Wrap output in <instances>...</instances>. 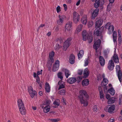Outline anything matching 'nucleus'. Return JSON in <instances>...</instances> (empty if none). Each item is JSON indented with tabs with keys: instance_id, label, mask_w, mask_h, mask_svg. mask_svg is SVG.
<instances>
[{
	"instance_id": "49530a36",
	"label": "nucleus",
	"mask_w": 122,
	"mask_h": 122,
	"mask_svg": "<svg viewBox=\"0 0 122 122\" xmlns=\"http://www.w3.org/2000/svg\"><path fill=\"white\" fill-rule=\"evenodd\" d=\"M49 120L53 122H57L59 121L58 119H49Z\"/></svg>"
},
{
	"instance_id": "20e7f679",
	"label": "nucleus",
	"mask_w": 122,
	"mask_h": 122,
	"mask_svg": "<svg viewBox=\"0 0 122 122\" xmlns=\"http://www.w3.org/2000/svg\"><path fill=\"white\" fill-rule=\"evenodd\" d=\"M72 23L71 22H67L65 26V30L64 32L65 33H66V32H70L72 30Z\"/></svg>"
},
{
	"instance_id": "6e6d98bb",
	"label": "nucleus",
	"mask_w": 122,
	"mask_h": 122,
	"mask_svg": "<svg viewBox=\"0 0 122 122\" xmlns=\"http://www.w3.org/2000/svg\"><path fill=\"white\" fill-rule=\"evenodd\" d=\"M59 27L58 26H57L56 27V28L55 29V32H57L59 30Z\"/></svg>"
},
{
	"instance_id": "ddd939ff",
	"label": "nucleus",
	"mask_w": 122,
	"mask_h": 122,
	"mask_svg": "<svg viewBox=\"0 0 122 122\" xmlns=\"http://www.w3.org/2000/svg\"><path fill=\"white\" fill-rule=\"evenodd\" d=\"M107 111L110 113H113V111L115 109V106L114 105L112 104L107 106Z\"/></svg>"
},
{
	"instance_id": "338daca9",
	"label": "nucleus",
	"mask_w": 122,
	"mask_h": 122,
	"mask_svg": "<svg viewBox=\"0 0 122 122\" xmlns=\"http://www.w3.org/2000/svg\"><path fill=\"white\" fill-rule=\"evenodd\" d=\"M119 120H122V115L119 117Z\"/></svg>"
},
{
	"instance_id": "f257e3e1",
	"label": "nucleus",
	"mask_w": 122,
	"mask_h": 122,
	"mask_svg": "<svg viewBox=\"0 0 122 122\" xmlns=\"http://www.w3.org/2000/svg\"><path fill=\"white\" fill-rule=\"evenodd\" d=\"M79 95L78 96V99L80 100L81 103L83 104L84 106H86L88 105V101L89 96L86 91L84 90H81L79 92Z\"/></svg>"
},
{
	"instance_id": "f8f14e48",
	"label": "nucleus",
	"mask_w": 122,
	"mask_h": 122,
	"mask_svg": "<svg viewBox=\"0 0 122 122\" xmlns=\"http://www.w3.org/2000/svg\"><path fill=\"white\" fill-rule=\"evenodd\" d=\"M59 61L58 60H57L56 61L53 65L52 69L53 71L55 72L58 70L59 66Z\"/></svg>"
},
{
	"instance_id": "864d4df0",
	"label": "nucleus",
	"mask_w": 122,
	"mask_h": 122,
	"mask_svg": "<svg viewBox=\"0 0 122 122\" xmlns=\"http://www.w3.org/2000/svg\"><path fill=\"white\" fill-rule=\"evenodd\" d=\"M110 95H106V98L107 99H108V100L109 99L111 98H110Z\"/></svg>"
},
{
	"instance_id": "5fc2aeb1",
	"label": "nucleus",
	"mask_w": 122,
	"mask_h": 122,
	"mask_svg": "<svg viewBox=\"0 0 122 122\" xmlns=\"http://www.w3.org/2000/svg\"><path fill=\"white\" fill-rule=\"evenodd\" d=\"M118 42L120 44L122 42L121 37H119L118 38Z\"/></svg>"
},
{
	"instance_id": "4d7b16f0",
	"label": "nucleus",
	"mask_w": 122,
	"mask_h": 122,
	"mask_svg": "<svg viewBox=\"0 0 122 122\" xmlns=\"http://www.w3.org/2000/svg\"><path fill=\"white\" fill-rule=\"evenodd\" d=\"M81 2L80 0H79L76 3V6H78L80 4Z\"/></svg>"
},
{
	"instance_id": "603ef678",
	"label": "nucleus",
	"mask_w": 122,
	"mask_h": 122,
	"mask_svg": "<svg viewBox=\"0 0 122 122\" xmlns=\"http://www.w3.org/2000/svg\"><path fill=\"white\" fill-rule=\"evenodd\" d=\"M93 111L94 112H96L97 110V106L95 105L93 107Z\"/></svg>"
},
{
	"instance_id": "b1692460",
	"label": "nucleus",
	"mask_w": 122,
	"mask_h": 122,
	"mask_svg": "<svg viewBox=\"0 0 122 122\" xmlns=\"http://www.w3.org/2000/svg\"><path fill=\"white\" fill-rule=\"evenodd\" d=\"M108 82V81L106 78H104L101 83L102 86H104L107 84Z\"/></svg>"
},
{
	"instance_id": "a211bd4d",
	"label": "nucleus",
	"mask_w": 122,
	"mask_h": 122,
	"mask_svg": "<svg viewBox=\"0 0 122 122\" xmlns=\"http://www.w3.org/2000/svg\"><path fill=\"white\" fill-rule=\"evenodd\" d=\"M75 56H74L71 54L69 57V61L70 63L71 64H73L75 62Z\"/></svg>"
},
{
	"instance_id": "13d9d810",
	"label": "nucleus",
	"mask_w": 122,
	"mask_h": 122,
	"mask_svg": "<svg viewBox=\"0 0 122 122\" xmlns=\"http://www.w3.org/2000/svg\"><path fill=\"white\" fill-rule=\"evenodd\" d=\"M114 0H109V3H111L112 4L114 2Z\"/></svg>"
},
{
	"instance_id": "393cba45",
	"label": "nucleus",
	"mask_w": 122,
	"mask_h": 122,
	"mask_svg": "<svg viewBox=\"0 0 122 122\" xmlns=\"http://www.w3.org/2000/svg\"><path fill=\"white\" fill-rule=\"evenodd\" d=\"M83 27V25L82 24H80L78 25L75 31V32L78 34L82 30V28Z\"/></svg>"
},
{
	"instance_id": "a878e982",
	"label": "nucleus",
	"mask_w": 122,
	"mask_h": 122,
	"mask_svg": "<svg viewBox=\"0 0 122 122\" xmlns=\"http://www.w3.org/2000/svg\"><path fill=\"white\" fill-rule=\"evenodd\" d=\"M89 74V72L87 68H86L84 70L83 75L85 78H86L87 77Z\"/></svg>"
},
{
	"instance_id": "c9c22d12",
	"label": "nucleus",
	"mask_w": 122,
	"mask_h": 122,
	"mask_svg": "<svg viewBox=\"0 0 122 122\" xmlns=\"http://www.w3.org/2000/svg\"><path fill=\"white\" fill-rule=\"evenodd\" d=\"M94 35H96L97 36H99L101 35V32L98 30L96 29L94 31Z\"/></svg>"
},
{
	"instance_id": "0eeeda50",
	"label": "nucleus",
	"mask_w": 122,
	"mask_h": 122,
	"mask_svg": "<svg viewBox=\"0 0 122 122\" xmlns=\"http://www.w3.org/2000/svg\"><path fill=\"white\" fill-rule=\"evenodd\" d=\"M80 16L79 14L76 11L73 12V20L75 24H77L79 22L80 19Z\"/></svg>"
},
{
	"instance_id": "e2e57ef3",
	"label": "nucleus",
	"mask_w": 122,
	"mask_h": 122,
	"mask_svg": "<svg viewBox=\"0 0 122 122\" xmlns=\"http://www.w3.org/2000/svg\"><path fill=\"white\" fill-rule=\"evenodd\" d=\"M37 76L39 75L40 74H41V72L39 71H38L37 72Z\"/></svg>"
},
{
	"instance_id": "c85d7f7f",
	"label": "nucleus",
	"mask_w": 122,
	"mask_h": 122,
	"mask_svg": "<svg viewBox=\"0 0 122 122\" xmlns=\"http://www.w3.org/2000/svg\"><path fill=\"white\" fill-rule=\"evenodd\" d=\"M46 91L47 92H49L50 91L51 87L48 83L46 82L45 84Z\"/></svg>"
},
{
	"instance_id": "412c9836",
	"label": "nucleus",
	"mask_w": 122,
	"mask_h": 122,
	"mask_svg": "<svg viewBox=\"0 0 122 122\" xmlns=\"http://www.w3.org/2000/svg\"><path fill=\"white\" fill-rule=\"evenodd\" d=\"M99 60L100 63L102 66H103L105 63V61L103 58L100 56L99 57Z\"/></svg>"
},
{
	"instance_id": "f3484780",
	"label": "nucleus",
	"mask_w": 122,
	"mask_h": 122,
	"mask_svg": "<svg viewBox=\"0 0 122 122\" xmlns=\"http://www.w3.org/2000/svg\"><path fill=\"white\" fill-rule=\"evenodd\" d=\"M87 21V16L86 15H84L82 16L81 20V22L83 25H86Z\"/></svg>"
},
{
	"instance_id": "bb28decb",
	"label": "nucleus",
	"mask_w": 122,
	"mask_h": 122,
	"mask_svg": "<svg viewBox=\"0 0 122 122\" xmlns=\"http://www.w3.org/2000/svg\"><path fill=\"white\" fill-rule=\"evenodd\" d=\"M89 80L87 79H84L82 81V84L83 86H87L89 84Z\"/></svg>"
},
{
	"instance_id": "f03ea898",
	"label": "nucleus",
	"mask_w": 122,
	"mask_h": 122,
	"mask_svg": "<svg viewBox=\"0 0 122 122\" xmlns=\"http://www.w3.org/2000/svg\"><path fill=\"white\" fill-rule=\"evenodd\" d=\"M82 35L83 37V41H85L88 40L89 43H90L92 42L93 38L92 36L90 34V35H89L86 30H84L82 32Z\"/></svg>"
},
{
	"instance_id": "4c0bfd02",
	"label": "nucleus",
	"mask_w": 122,
	"mask_h": 122,
	"mask_svg": "<svg viewBox=\"0 0 122 122\" xmlns=\"http://www.w3.org/2000/svg\"><path fill=\"white\" fill-rule=\"evenodd\" d=\"M60 101L58 99H56L53 102V104L55 106H58L60 104Z\"/></svg>"
},
{
	"instance_id": "6e6552de",
	"label": "nucleus",
	"mask_w": 122,
	"mask_h": 122,
	"mask_svg": "<svg viewBox=\"0 0 122 122\" xmlns=\"http://www.w3.org/2000/svg\"><path fill=\"white\" fill-rule=\"evenodd\" d=\"M65 16L64 15H58L59 19L57 20L56 23L59 25H62L64 23Z\"/></svg>"
},
{
	"instance_id": "58836bf2",
	"label": "nucleus",
	"mask_w": 122,
	"mask_h": 122,
	"mask_svg": "<svg viewBox=\"0 0 122 122\" xmlns=\"http://www.w3.org/2000/svg\"><path fill=\"white\" fill-rule=\"evenodd\" d=\"M112 5V4L111 3H109L108 4L107 6V11L109 12L110 11Z\"/></svg>"
},
{
	"instance_id": "a18cd8bd",
	"label": "nucleus",
	"mask_w": 122,
	"mask_h": 122,
	"mask_svg": "<svg viewBox=\"0 0 122 122\" xmlns=\"http://www.w3.org/2000/svg\"><path fill=\"white\" fill-rule=\"evenodd\" d=\"M97 78L98 81L102 79V76L100 74H98L97 76Z\"/></svg>"
},
{
	"instance_id": "de8ad7c7",
	"label": "nucleus",
	"mask_w": 122,
	"mask_h": 122,
	"mask_svg": "<svg viewBox=\"0 0 122 122\" xmlns=\"http://www.w3.org/2000/svg\"><path fill=\"white\" fill-rule=\"evenodd\" d=\"M40 77L38 76H37L36 77V81L39 84L40 83Z\"/></svg>"
},
{
	"instance_id": "9d476101",
	"label": "nucleus",
	"mask_w": 122,
	"mask_h": 122,
	"mask_svg": "<svg viewBox=\"0 0 122 122\" xmlns=\"http://www.w3.org/2000/svg\"><path fill=\"white\" fill-rule=\"evenodd\" d=\"M104 3V0H96L94 5L95 8H97L100 5L103 4Z\"/></svg>"
},
{
	"instance_id": "72a5a7b5",
	"label": "nucleus",
	"mask_w": 122,
	"mask_h": 122,
	"mask_svg": "<svg viewBox=\"0 0 122 122\" xmlns=\"http://www.w3.org/2000/svg\"><path fill=\"white\" fill-rule=\"evenodd\" d=\"M113 42L114 43H115L116 42V40L117 39V33L115 31H114L113 32Z\"/></svg>"
},
{
	"instance_id": "052dcab7",
	"label": "nucleus",
	"mask_w": 122,
	"mask_h": 122,
	"mask_svg": "<svg viewBox=\"0 0 122 122\" xmlns=\"http://www.w3.org/2000/svg\"><path fill=\"white\" fill-rule=\"evenodd\" d=\"M37 75H36V73L35 72H34L33 73V76L35 78L36 77V76H37Z\"/></svg>"
},
{
	"instance_id": "79ce46f5",
	"label": "nucleus",
	"mask_w": 122,
	"mask_h": 122,
	"mask_svg": "<svg viewBox=\"0 0 122 122\" xmlns=\"http://www.w3.org/2000/svg\"><path fill=\"white\" fill-rule=\"evenodd\" d=\"M93 25V22L92 21H89L88 24V25L89 27H91Z\"/></svg>"
},
{
	"instance_id": "e433bc0d",
	"label": "nucleus",
	"mask_w": 122,
	"mask_h": 122,
	"mask_svg": "<svg viewBox=\"0 0 122 122\" xmlns=\"http://www.w3.org/2000/svg\"><path fill=\"white\" fill-rule=\"evenodd\" d=\"M65 75L66 78H68L69 76L71 75L69 71L66 69H65L64 70Z\"/></svg>"
},
{
	"instance_id": "bf43d9fd",
	"label": "nucleus",
	"mask_w": 122,
	"mask_h": 122,
	"mask_svg": "<svg viewBox=\"0 0 122 122\" xmlns=\"http://www.w3.org/2000/svg\"><path fill=\"white\" fill-rule=\"evenodd\" d=\"M114 119H110L109 121V122H114Z\"/></svg>"
},
{
	"instance_id": "c756f323",
	"label": "nucleus",
	"mask_w": 122,
	"mask_h": 122,
	"mask_svg": "<svg viewBox=\"0 0 122 122\" xmlns=\"http://www.w3.org/2000/svg\"><path fill=\"white\" fill-rule=\"evenodd\" d=\"M84 52L83 50H81L79 51L78 54V59H81L83 57L84 55Z\"/></svg>"
},
{
	"instance_id": "dca6fc26",
	"label": "nucleus",
	"mask_w": 122,
	"mask_h": 122,
	"mask_svg": "<svg viewBox=\"0 0 122 122\" xmlns=\"http://www.w3.org/2000/svg\"><path fill=\"white\" fill-rule=\"evenodd\" d=\"M103 22V21L100 19L96 21L95 23V27L97 28H98L100 27L102 25Z\"/></svg>"
},
{
	"instance_id": "680f3d73",
	"label": "nucleus",
	"mask_w": 122,
	"mask_h": 122,
	"mask_svg": "<svg viewBox=\"0 0 122 122\" xmlns=\"http://www.w3.org/2000/svg\"><path fill=\"white\" fill-rule=\"evenodd\" d=\"M51 35V33L50 32H48V33L46 35L47 36H50Z\"/></svg>"
},
{
	"instance_id": "774afa93",
	"label": "nucleus",
	"mask_w": 122,
	"mask_h": 122,
	"mask_svg": "<svg viewBox=\"0 0 122 122\" xmlns=\"http://www.w3.org/2000/svg\"><path fill=\"white\" fill-rule=\"evenodd\" d=\"M71 0H68L67 3H70L71 2Z\"/></svg>"
},
{
	"instance_id": "ea45409f",
	"label": "nucleus",
	"mask_w": 122,
	"mask_h": 122,
	"mask_svg": "<svg viewBox=\"0 0 122 122\" xmlns=\"http://www.w3.org/2000/svg\"><path fill=\"white\" fill-rule=\"evenodd\" d=\"M57 76L58 78H60L61 80H62L63 79V77L62 75V73L61 72H58L57 74Z\"/></svg>"
},
{
	"instance_id": "9b49d317",
	"label": "nucleus",
	"mask_w": 122,
	"mask_h": 122,
	"mask_svg": "<svg viewBox=\"0 0 122 122\" xmlns=\"http://www.w3.org/2000/svg\"><path fill=\"white\" fill-rule=\"evenodd\" d=\"M101 43V41L100 39H98L97 41L95 42L93 46V48L96 50L97 52V49L99 47Z\"/></svg>"
},
{
	"instance_id": "37998d69",
	"label": "nucleus",
	"mask_w": 122,
	"mask_h": 122,
	"mask_svg": "<svg viewBox=\"0 0 122 122\" xmlns=\"http://www.w3.org/2000/svg\"><path fill=\"white\" fill-rule=\"evenodd\" d=\"M84 66H87L88 64V61L87 59H86L84 61Z\"/></svg>"
},
{
	"instance_id": "09e8293b",
	"label": "nucleus",
	"mask_w": 122,
	"mask_h": 122,
	"mask_svg": "<svg viewBox=\"0 0 122 122\" xmlns=\"http://www.w3.org/2000/svg\"><path fill=\"white\" fill-rule=\"evenodd\" d=\"M83 72V70H78V74L80 75H81Z\"/></svg>"
},
{
	"instance_id": "a19ab883",
	"label": "nucleus",
	"mask_w": 122,
	"mask_h": 122,
	"mask_svg": "<svg viewBox=\"0 0 122 122\" xmlns=\"http://www.w3.org/2000/svg\"><path fill=\"white\" fill-rule=\"evenodd\" d=\"M66 92V90H61L58 92V93L61 95H64Z\"/></svg>"
},
{
	"instance_id": "5701e85b",
	"label": "nucleus",
	"mask_w": 122,
	"mask_h": 122,
	"mask_svg": "<svg viewBox=\"0 0 122 122\" xmlns=\"http://www.w3.org/2000/svg\"><path fill=\"white\" fill-rule=\"evenodd\" d=\"M98 89L100 92V98L103 101L104 100V95L103 93V91L101 87H99Z\"/></svg>"
},
{
	"instance_id": "aec40b11",
	"label": "nucleus",
	"mask_w": 122,
	"mask_h": 122,
	"mask_svg": "<svg viewBox=\"0 0 122 122\" xmlns=\"http://www.w3.org/2000/svg\"><path fill=\"white\" fill-rule=\"evenodd\" d=\"M17 104L19 108L25 107L24 103L23 102L22 100L20 99H19L17 101Z\"/></svg>"
},
{
	"instance_id": "4468645a",
	"label": "nucleus",
	"mask_w": 122,
	"mask_h": 122,
	"mask_svg": "<svg viewBox=\"0 0 122 122\" xmlns=\"http://www.w3.org/2000/svg\"><path fill=\"white\" fill-rule=\"evenodd\" d=\"M114 63L112 60H110L108 64V68L110 70H112L114 66Z\"/></svg>"
},
{
	"instance_id": "473e14b6",
	"label": "nucleus",
	"mask_w": 122,
	"mask_h": 122,
	"mask_svg": "<svg viewBox=\"0 0 122 122\" xmlns=\"http://www.w3.org/2000/svg\"><path fill=\"white\" fill-rule=\"evenodd\" d=\"M115 98L113 97H112L110 98L107 101V103L108 104H111L114 103L115 101Z\"/></svg>"
},
{
	"instance_id": "2eb2a0df",
	"label": "nucleus",
	"mask_w": 122,
	"mask_h": 122,
	"mask_svg": "<svg viewBox=\"0 0 122 122\" xmlns=\"http://www.w3.org/2000/svg\"><path fill=\"white\" fill-rule=\"evenodd\" d=\"M99 10V9L96 8L92 12L91 18L92 19H94L97 16L98 14Z\"/></svg>"
},
{
	"instance_id": "423d86ee",
	"label": "nucleus",
	"mask_w": 122,
	"mask_h": 122,
	"mask_svg": "<svg viewBox=\"0 0 122 122\" xmlns=\"http://www.w3.org/2000/svg\"><path fill=\"white\" fill-rule=\"evenodd\" d=\"M116 69L118 79L121 82L122 80V72L120 70V66L119 65H117L116 66Z\"/></svg>"
},
{
	"instance_id": "0e129e2a",
	"label": "nucleus",
	"mask_w": 122,
	"mask_h": 122,
	"mask_svg": "<svg viewBox=\"0 0 122 122\" xmlns=\"http://www.w3.org/2000/svg\"><path fill=\"white\" fill-rule=\"evenodd\" d=\"M45 26V25L43 24H41V25L39 27V28L40 27H42Z\"/></svg>"
},
{
	"instance_id": "7c9ffc66",
	"label": "nucleus",
	"mask_w": 122,
	"mask_h": 122,
	"mask_svg": "<svg viewBox=\"0 0 122 122\" xmlns=\"http://www.w3.org/2000/svg\"><path fill=\"white\" fill-rule=\"evenodd\" d=\"M20 113L22 115H25L26 113V110L25 107L19 108Z\"/></svg>"
},
{
	"instance_id": "c03bdc74",
	"label": "nucleus",
	"mask_w": 122,
	"mask_h": 122,
	"mask_svg": "<svg viewBox=\"0 0 122 122\" xmlns=\"http://www.w3.org/2000/svg\"><path fill=\"white\" fill-rule=\"evenodd\" d=\"M56 10L57 13H59L61 11V8L60 6H58L56 7Z\"/></svg>"
},
{
	"instance_id": "f704fd0d",
	"label": "nucleus",
	"mask_w": 122,
	"mask_h": 122,
	"mask_svg": "<svg viewBox=\"0 0 122 122\" xmlns=\"http://www.w3.org/2000/svg\"><path fill=\"white\" fill-rule=\"evenodd\" d=\"M108 92L112 95H113L115 93V90L113 88H110L109 89Z\"/></svg>"
},
{
	"instance_id": "69168bd1",
	"label": "nucleus",
	"mask_w": 122,
	"mask_h": 122,
	"mask_svg": "<svg viewBox=\"0 0 122 122\" xmlns=\"http://www.w3.org/2000/svg\"><path fill=\"white\" fill-rule=\"evenodd\" d=\"M115 50L114 51V55H117L116 54V49L115 48H114Z\"/></svg>"
},
{
	"instance_id": "2f4dec72",
	"label": "nucleus",
	"mask_w": 122,
	"mask_h": 122,
	"mask_svg": "<svg viewBox=\"0 0 122 122\" xmlns=\"http://www.w3.org/2000/svg\"><path fill=\"white\" fill-rule=\"evenodd\" d=\"M50 109V107L49 105H47L43 108V111L45 113L48 112Z\"/></svg>"
},
{
	"instance_id": "4be33fe9",
	"label": "nucleus",
	"mask_w": 122,
	"mask_h": 122,
	"mask_svg": "<svg viewBox=\"0 0 122 122\" xmlns=\"http://www.w3.org/2000/svg\"><path fill=\"white\" fill-rule=\"evenodd\" d=\"M54 55V52L53 51H52L49 54V61L52 62H53L54 60L53 57Z\"/></svg>"
},
{
	"instance_id": "cd10ccee",
	"label": "nucleus",
	"mask_w": 122,
	"mask_h": 122,
	"mask_svg": "<svg viewBox=\"0 0 122 122\" xmlns=\"http://www.w3.org/2000/svg\"><path fill=\"white\" fill-rule=\"evenodd\" d=\"M113 59L115 63H118L119 62V59L117 55H113Z\"/></svg>"
},
{
	"instance_id": "7ed1b4c3",
	"label": "nucleus",
	"mask_w": 122,
	"mask_h": 122,
	"mask_svg": "<svg viewBox=\"0 0 122 122\" xmlns=\"http://www.w3.org/2000/svg\"><path fill=\"white\" fill-rule=\"evenodd\" d=\"M72 39L71 37H69L65 41L63 46V49L66 51L68 47L71 44V41Z\"/></svg>"
},
{
	"instance_id": "6ab92c4d",
	"label": "nucleus",
	"mask_w": 122,
	"mask_h": 122,
	"mask_svg": "<svg viewBox=\"0 0 122 122\" xmlns=\"http://www.w3.org/2000/svg\"><path fill=\"white\" fill-rule=\"evenodd\" d=\"M76 79L75 77H70L68 79L67 82L70 84H73L75 82Z\"/></svg>"
},
{
	"instance_id": "39448f33",
	"label": "nucleus",
	"mask_w": 122,
	"mask_h": 122,
	"mask_svg": "<svg viewBox=\"0 0 122 122\" xmlns=\"http://www.w3.org/2000/svg\"><path fill=\"white\" fill-rule=\"evenodd\" d=\"M106 28L108 29V33L109 34H111L113 31L114 27L112 25H111V23L110 22H108L105 26Z\"/></svg>"
},
{
	"instance_id": "8fccbe9b",
	"label": "nucleus",
	"mask_w": 122,
	"mask_h": 122,
	"mask_svg": "<svg viewBox=\"0 0 122 122\" xmlns=\"http://www.w3.org/2000/svg\"><path fill=\"white\" fill-rule=\"evenodd\" d=\"M65 86L64 85L62 84L60 85L59 86V88H58V90H60V89L64 88Z\"/></svg>"
},
{
	"instance_id": "3c124183",
	"label": "nucleus",
	"mask_w": 122,
	"mask_h": 122,
	"mask_svg": "<svg viewBox=\"0 0 122 122\" xmlns=\"http://www.w3.org/2000/svg\"><path fill=\"white\" fill-rule=\"evenodd\" d=\"M63 6L64 7V10L65 11H66L67 10V6L65 4H64L63 5Z\"/></svg>"
},
{
	"instance_id": "1a4fd4ad",
	"label": "nucleus",
	"mask_w": 122,
	"mask_h": 122,
	"mask_svg": "<svg viewBox=\"0 0 122 122\" xmlns=\"http://www.w3.org/2000/svg\"><path fill=\"white\" fill-rule=\"evenodd\" d=\"M28 91L30 96L32 98L34 96L36 93V91H33L32 87L31 86L28 87Z\"/></svg>"
}]
</instances>
